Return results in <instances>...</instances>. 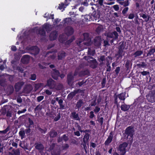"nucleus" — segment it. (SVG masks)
Here are the masks:
<instances>
[{"instance_id":"nucleus-1","label":"nucleus","mask_w":155,"mask_h":155,"mask_svg":"<svg viewBox=\"0 0 155 155\" xmlns=\"http://www.w3.org/2000/svg\"><path fill=\"white\" fill-rule=\"evenodd\" d=\"M128 145V143L126 142H124L119 145L117 148V151L120 155H125L126 153V148Z\"/></svg>"},{"instance_id":"nucleus-2","label":"nucleus","mask_w":155,"mask_h":155,"mask_svg":"<svg viewBox=\"0 0 155 155\" xmlns=\"http://www.w3.org/2000/svg\"><path fill=\"white\" fill-rule=\"evenodd\" d=\"M134 127L133 126H131L127 127L125 130V133L127 135V137L130 136V137L132 139L134 134Z\"/></svg>"},{"instance_id":"nucleus-3","label":"nucleus","mask_w":155,"mask_h":155,"mask_svg":"<svg viewBox=\"0 0 155 155\" xmlns=\"http://www.w3.org/2000/svg\"><path fill=\"white\" fill-rule=\"evenodd\" d=\"M148 101L151 103L155 102V90L151 91L146 95Z\"/></svg>"},{"instance_id":"nucleus-4","label":"nucleus","mask_w":155,"mask_h":155,"mask_svg":"<svg viewBox=\"0 0 155 155\" xmlns=\"http://www.w3.org/2000/svg\"><path fill=\"white\" fill-rule=\"evenodd\" d=\"M100 11L98 10L97 11L95 10L91 14L92 19H93V21H96L97 20H98V21L100 17Z\"/></svg>"},{"instance_id":"nucleus-5","label":"nucleus","mask_w":155,"mask_h":155,"mask_svg":"<svg viewBox=\"0 0 155 155\" xmlns=\"http://www.w3.org/2000/svg\"><path fill=\"white\" fill-rule=\"evenodd\" d=\"M55 146V144L53 143L49 147V150L51 151V153L52 155H60V151L59 150H54Z\"/></svg>"},{"instance_id":"nucleus-6","label":"nucleus","mask_w":155,"mask_h":155,"mask_svg":"<svg viewBox=\"0 0 155 155\" xmlns=\"http://www.w3.org/2000/svg\"><path fill=\"white\" fill-rule=\"evenodd\" d=\"M55 82L52 79L50 78L47 81L46 85L48 86L50 89L54 88L55 86Z\"/></svg>"},{"instance_id":"nucleus-7","label":"nucleus","mask_w":155,"mask_h":155,"mask_svg":"<svg viewBox=\"0 0 155 155\" xmlns=\"http://www.w3.org/2000/svg\"><path fill=\"white\" fill-rule=\"evenodd\" d=\"M109 135L106 141H105L104 144L105 146H108L109 144L112 142L114 134L113 131H111L109 134Z\"/></svg>"},{"instance_id":"nucleus-8","label":"nucleus","mask_w":155,"mask_h":155,"mask_svg":"<svg viewBox=\"0 0 155 155\" xmlns=\"http://www.w3.org/2000/svg\"><path fill=\"white\" fill-rule=\"evenodd\" d=\"M31 50L30 51L31 54L35 57L38 54L40 51L38 48L37 46H33L31 47Z\"/></svg>"},{"instance_id":"nucleus-9","label":"nucleus","mask_w":155,"mask_h":155,"mask_svg":"<svg viewBox=\"0 0 155 155\" xmlns=\"http://www.w3.org/2000/svg\"><path fill=\"white\" fill-rule=\"evenodd\" d=\"M52 70L53 72L51 74V77L54 80H57L59 77L60 72L58 70H57L55 68L53 69Z\"/></svg>"},{"instance_id":"nucleus-10","label":"nucleus","mask_w":155,"mask_h":155,"mask_svg":"<svg viewBox=\"0 0 155 155\" xmlns=\"http://www.w3.org/2000/svg\"><path fill=\"white\" fill-rule=\"evenodd\" d=\"M24 84V82L21 81H19L16 83L14 86L16 91V92L19 91Z\"/></svg>"},{"instance_id":"nucleus-11","label":"nucleus","mask_w":155,"mask_h":155,"mask_svg":"<svg viewBox=\"0 0 155 155\" xmlns=\"http://www.w3.org/2000/svg\"><path fill=\"white\" fill-rule=\"evenodd\" d=\"M35 148L38 150L40 152L42 151L44 149V147L43 145L40 143H35Z\"/></svg>"},{"instance_id":"nucleus-12","label":"nucleus","mask_w":155,"mask_h":155,"mask_svg":"<svg viewBox=\"0 0 155 155\" xmlns=\"http://www.w3.org/2000/svg\"><path fill=\"white\" fill-rule=\"evenodd\" d=\"M70 117L72 119L75 120H80L81 119L79 116V114L76 113V112L75 111H74L71 112L70 115Z\"/></svg>"},{"instance_id":"nucleus-13","label":"nucleus","mask_w":155,"mask_h":155,"mask_svg":"<svg viewBox=\"0 0 155 155\" xmlns=\"http://www.w3.org/2000/svg\"><path fill=\"white\" fill-rule=\"evenodd\" d=\"M64 25H71L74 23V21L71 17L67 18H64L63 20Z\"/></svg>"},{"instance_id":"nucleus-14","label":"nucleus","mask_w":155,"mask_h":155,"mask_svg":"<svg viewBox=\"0 0 155 155\" xmlns=\"http://www.w3.org/2000/svg\"><path fill=\"white\" fill-rule=\"evenodd\" d=\"M90 71L88 69L82 70L78 73V76L80 77L85 76L86 75L89 76Z\"/></svg>"},{"instance_id":"nucleus-15","label":"nucleus","mask_w":155,"mask_h":155,"mask_svg":"<svg viewBox=\"0 0 155 155\" xmlns=\"http://www.w3.org/2000/svg\"><path fill=\"white\" fill-rule=\"evenodd\" d=\"M124 49V43L123 42L122 44L120 45L118 48V56L120 58H122L123 55L122 54L123 52V50Z\"/></svg>"},{"instance_id":"nucleus-16","label":"nucleus","mask_w":155,"mask_h":155,"mask_svg":"<svg viewBox=\"0 0 155 155\" xmlns=\"http://www.w3.org/2000/svg\"><path fill=\"white\" fill-rule=\"evenodd\" d=\"M74 78V77L72 75L71 73H69L68 74L67 81L68 84L69 85L72 84Z\"/></svg>"},{"instance_id":"nucleus-17","label":"nucleus","mask_w":155,"mask_h":155,"mask_svg":"<svg viewBox=\"0 0 155 155\" xmlns=\"http://www.w3.org/2000/svg\"><path fill=\"white\" fill-rule=\"evenodd\" d=\"M66 56V53L63 51H61L58 53V60H62Z\"/></svg>"},{"instance_id":"nucleus-18","label":"nucleus","mask_w":155,"mask_h":155,"mask_svg":"<svg viewBox=\"0 0 155 155\" xmlns=\"http://www.w3.org/2000/svg\"><path fill=\"white\" fill-rule=\"evenodd\" d=\"M6 107H4L3 109V114H6V116L7 117H11L12 116V111L9 110H7L6 109H8L10 107L9 106H7Z\"/></svg>"},{"instance_id":"nucleus-19","label":"nucleus","mask_w":155,"mask_h":155,"mask_svg":"<svg viewBox=\"0 0 155 155\" xmlns=\"http://www.w3.org/2000/svg\"><path fill=\"white\" fill-rule=\"evenodd\" d=\"M32 90V87L30 85H27L23 88V91L26 94H29Z\"/></svg>"},{"instance_id":"nucleus-20","label":"nucleus","mask_w":155,"mask_h":155,"mask_svg":"<svg viewBox=\"0 0 155 155\" xmlns=\"http://www.w3.org/2000/svg\"><path fill=\"white\" fill-rule=\"evenodd\" d=\"M94 44L96 47H99L101 45V38L99 36H97L94 39Z\"/></svg>"},{"instance_id":"nucleus-21","label":"nucleus","mask_w":155,"mask_h":155,"mask_svg":"<svg viewBox=\"0 0 155 155\" xmlns=\"http://www.w3.org/2000/svg\"><path fill=\"white\" fill-rule=\"evenodd\" d=\"M57 32L56 31H52L49 35L50 39L51 41L55 40L57 37Z\"/></svg>"},{"instance_id":"nucleus-22","label":"nucleus","mask_w":155,"mask_h":155,"mask_svg":"<svg viewBox=\"0 0 155 155\" xmlns=\"http://www.w3.org/2000/svg\"><path fill=\"white\" fill-rule=\"evenodd\" d=\"M80 89H78L77 90H75L74 91L69 93L67 96V98L68 99H72L79 92Z\"/></svg>"},{"instance_id":"nucleus-23","label":"nucleus","mask_w":155,"mask_h":155,"mask_svg":"<svg viewBox=\"0 0 155 155\" xmlns=\"http://www.w3.org/2000/svg\"><path fill=\"white\" fill-rule=\"evenodd\" d=\"M91 64L90 67L93 69H95L97 68L98 63L95 59L90 60Z\"/></svg>"},{"instance_id":"nucleus-24","label":"nucleus","mask_w":155,"mask_h":155,"mask_svg":"<svg viewBox=\"0 0 155 155\" xmlns=\"http://www.w3.org/2000/svg\"><path fill=\"white\" fill-rule=\"evenodd\" d=\"M89 136L90 135L88 133H86L84 136L83 141L84 143L83 146L84 148L85 147H86V144L88 142L89 139Z\"/></svg>"},{"instance_id":"nucleus-25","label":"nucleus","mask_w":155,"mask_h":155,"mask_svg":"<svg viewBox=\"0 0 155 155\" xmlns=\"http://www.w3.org/2000/svg\"><path fill=\"white\" fill-rule=\"evenodd\" d=\"M54 99L56 101H58V104H59V108L61 110L64 109V106L62 104L63 103V100L62 99H59V98L58 97L54 98Z\"/></svg>"},{"instance_id":"nucleus-26","label":"nucleus","mask_w":155,"mask_h":155,"mask_svg":"<svg viewBox=\"0 0 155 155\" xmlns=\"http://www.w3.org/2000/svg\"><path fill=\"white\" fill-rule=\"evenodd\" d=\"M65 31L68 35H71L73 34L74 30L71 27L68 26L66 28Z\"/></svg>"},{"instance_id":"nucleus-27","label":"nucleus","mask_w":155,"mask_h":155,"mask_svg":"<svg viewBox=\"0 0 155 155\" xmlns=\"http://www.w3.org/2000/svg\"><path fill=\"white\" fill-rule=\"evenodd\" d=\"M14 91V88L13 87L12 85H9L7 87L6 90V92L8 95H10L13 93Z\"/></svg>"},{"instance_id":"nucleus-28","label":"nucleus","mask_w":155,"mask_h":155,"mask_svg":"<svg viewBox=\"0 0 155 155\" xmlns=\"http://www.w3.org/2000/svg\"><path fill=\"white\" fill-rule=\"evenodd\" d=\"M140 73L143 76L148 75V77L149 78V81L148 80V78L147 76L146 78H147V81L148 82H150V81L151 78L150 76V72L147 71H143L140 72Z\"/></svg>"},{"instance_id":"nucleus-29","label":"nucleus","mask_w":155,"mask_h":155,"mask_svg":"<svg viewBox=\"0 0 155 155\" xmlns=\"http://www.w3.org/2000/svg\"><path fill=\"white\" fill-rule=\"evenodd\" d=\"M58 134L54 130L51 129L49 133V136L51 138H54L56 137Z\"/></svg>"},{"instance_id":"nucleus-30","label":"nucleus","mask_w":155,"mask_h":155,"mask_svg":"<svg viewBox=\"0 0 155 155\" xmlns=\"http://www.w3.org/2000/svg\"><path fill=\"white\" fill-rule=\"evenodd\" d=\"M130 106V105L126 104H122L120 107L121 109L123 111H126L128 110Z\"/></svg>"},{"instance_id":"nucleus-31","label":"nucleus","mask_w":155,"mask_h":155,"mask_svg":"<svg viewBox=\"0 0 155 155\" xmlns=\"http://www.w3.org/2000/svg\"><path fill=\"white\" fill-rule=\"evenodd\" d=\"M28 124H25V126L26 127H31V126L33 125L34 124V122L33 120L31 119L30 118L28 117Z\"/></svg>"},{"instance_id":"nucleus-32","label":"nucleus","mask_w":155,"mask_h":155,"mask_svg":"<svg viewBox=\"0 0 155 155\" xmlns=\"http://www.w3.org/2000/svg\"><path fill=\"white\" fill-rule=\"evenodd\" d=\"M84 104V102L83 101L82 99H80L76 103V107H77V109H79Z\"/></svg>"},{"instance_id":"nucleus-33","label":"nucleus","mask_w":155,"mask_h":155,"mask_svg":"<svg viewBox=\"0 0 155 155\" xmlns=\"http://www.w3.org/2000/svg\"><path fill=\"white\" fill-rule=\"evenodd\" d=\"M38 34L40 35L41 36H45L46 34L45 30L41 27L39 28L38 30Z\"/></svg>"},{"instance_id":"nucleus-34","label":"nucleus","mask_w":155,"mask_h":155,"mask_svg":"<svg viewBox=\"0 0 155 155\" xmlns=\"http://www.w3.org/2000/svg\"><path fill=\"white\" fill-rule=\"evenodd\" d=\"M125 95L126 93L125 92H122L119 94H118L117 96L118 98L121 100L124 101L125 99Z\"/></svg>"},{"instance_id":"nucleus-35","label":"nucleus","mask_w":155,"mask_h":155,"mask_svg":"<svg viewBox=\"0 0 155 155\" xmlns=\"http://www.w3.org/2000/svg\"><path fill=\"white\" fill-rule=\"evenodd\" d=\"M129 1L130 0H126L124 1H120L119 3L120 5H123L124 7H127L129 5Z\"/></svg>"},{"instance_id":"nucleus-36","label":"nucleus","mask_w":155,"mask_h":155,"mask_svg":"<svg viewBox=\"0 0 155 155\" xmlns=\"http://www.w3.org/2000/svg\"><path fill=\"white\" fill-rule=\"evenodd\" d=\"M155 52V48H152L151 46L150 47V49L148 51V52L147 54V56H149L152 55H153Z\"/></svg>"},{"instance_id":"nucleus-37","label":"nucleus","mask_w":155,"mask_h":155,"mask_svg":"<svg viewBox=\"0 0 155 155\" xmlns=\"http://www.w3.org/2000/svg\"><path fill=\"white\" fill-rule=\"evenodd\" d=\"M141 17L144 19V21L146 22H147L150 18V16L149 15H147L144 14L142 15Z\"/></svg>"},{"instance_id":"nucleus-38","label":"nucleus","mask_w":155,"mask_h":155,"mask_svg":"<svg viewBox=\"0 0 155 155\" xmlns=\"http://www.w3.org/2000/svg\"><path fill=\"white\" fill-rule=\"evenodd\" d=\"M25 132L24 130H22L21 128L19 132V134L20 137H21V139H22L25 137Z\"/></svg>"},{"instance_id":"nucleus-39","label":"nucleus","mask_w":155,"mask_h":155,"mask_svg":"<svg viewBox=\"0 0 155 155\" xmlns=\"http://www.w3.org/2000/svg\"><path fill=\"white\" fill-rule=\"evenodd\" d=\"M105 60V56L104 55H101L100 57V58L98 59V61L100 62L99 65H102L103 64V61Z\"/></svg>"},{"instance_id":"nucleus-40","label":"nucleus","mask_w":155,"mask_h":155,"mask_svg":"<svg viewBox=\"0 0 155 155\" xmlns=\"http://www.w3.org/2000/svg\"><path fill=\"white\" fill-rule=\"evenodd\" d=\"M143 53V51L141 50H137L134 54L135 58L140 56Z\"/></svg>"},{"instance_id":"nucleus-41","label":"nucleus","mask_w":155,"mask_h":155,"mask_svg":"<svg viewBox=\"0 0 155 155\" xmlns=\"http://www.w3.org/2000/svg\"><path fill=\"white\" fill-rule=\"evenodd\" d=\"M137 65L139 68H146L147 66V64L145 62H141L140 63L137 64Z\"/></svg>"},{"instance_id":"nucleus-42","label":"nucleus","mask_w":155,"mask_h":155,"mask_svg":"<svg viewBox=\"0 0 155 155\" xmlns=\"http://www.w3.org/2000/svg\"><path fill=\"white\" fill-rule=\"evenodd\" d=\"M84 18L85 19V20L86 21H93V19H92V16L91 15H87L85 16Z\"/></svg>"},{"instance_id":"nucleus-43","label":"nucleus","mask_w":155,"mask_h":155,"mask_svg":"<svg viewBox=\"0 0 155 155\" xmlns=\"http://www.w3.org/2000/svg\"><path fill=\"white\" fill-rule=\"evenodd\" d=\"M88 54L90 55L93 56L95 54V50H91L90 48H89L88 49Z\"/></svg>"},{"instance_id":"nucleus-44","label":"nucleus","mask_w":155,"mask_h":155,"mask_svg":"<svg viewBox=\"0 0 155 155\" xmlns=\"http://www.w3.org/2000/svg\"><path fill=\"white\" fill-rule=\"evenodd\" d=\"M135 21V23L136 24L139 25L140 24L139 21L140 20L143 21L142 19L139 18L137 16V17H136L134 19Z\"/></svg>"},{"instance_id":"nucleus-45","label":"nucleus","mask_w":155,"mask_h":155,"mask_svg":"<svg viewBox=\"0 0 155 155\" xmlns=\"http://www.w3.org/2000/svg\"><path fill=\"white\" fill-rule=\"evenodd\" d=\"M42 109V106L41 105H37L35 108L34 110L35 112H38L41 110Z\"/></svg>"},{"instance_id":"nucleus-46","label":"nucleus","mask_w":155,"mask_h":155,"mask_svg":"<svg viewBox=\"0 0 155 155\" xmlns=\"http://www.w3.org/2000/svg\"><path fill=\"white\" fill-rule=\"evenodd\" d=\"M129 10V8L128 7H125L122 11V13L124 16H126V13Z\"/></svg>"},{"instance_id":"nucleus-47","label":"nucleus","mask_w":155,"mask_h":155,"mask_svg":"<svg viewBox=\"0 0 155 155\" xmlns=\"http://www.w3.org/2000/svg\"><path fill=\"white\" fill-rule=\"evenodd\" d=\"M30 58V56L28 55H24L23 56L21 59V61L23 62V60L25 61L26 60Z\"/></svg>"},{"instance_id":"nucleus-48","label":"nucleus","mask_w":155,"mask_h":155,"mask_svg":"<svg viewBox=\"0 0 155 155\" xmlns=\"http://www.w3.org/2000/svg\"><path fill=\"white\" fill-rule=\"evenodd\" d=\"M128 16V18L130 19H132L135 17V15L133 13H131L128 16H126L125 17Z\"/></svg>"},{"instance_id":"nucleus-49","label":"nucleus","mask_w":155,"mask_h":155,"mask_svg":"<svg viewBox=\"0 0 155 155\" xmlns=\"http://www.w3.org/2000/svg\"><path fill=\"white\" fill-rule=\"evenodd\" d=\"M107 68L106 71L107 72H110L111 70V68L110 65V64L109 63V62H107V63L106 64Z\"/></svg>"},{"instance_id":"nucleus-50","label":"nucleus","mask_w":155,"mask_h":155,"mask_svg":"<svg viewBox=\"0 0 155 155\" xmlns=\"http://www.w3.org/2000/svg\"><path fill=\"white\" fill-rule=\"evenodd\" d=\"M66 7V6L64 5V3H61L60 4H59L58 8L60 10H61L64 8H65Z\"/></svg>"},{"instance_id":"nucleus-51","label":"nucleus","mask_w":155,"mask_h":155,"mask_svg":"<svg viewBox=\"0 0 155 155\" xmlns=\"http://www.w3.org/2000/svg\"><path fill=\"white\" fill-rule=\"evenodd\" d=\"M113 35L114 36V40H117L118 38V36H119L118 33L117 31H114L112 32Z\"/></svg>"},{"instance_id":"nucleus-52","label":"nucleus","mask_w":155,"mask_h":155,"mask_svg":"<svg viewBox=\"0 0 155 155\" xmlns=\"http://www.w3.org/2000/svg\"><path fill=\"white\" fill-rule=\"evenodd\" d=\"M106 83V78H104L102 79L101 83L102 88H103L105 87Z\"/></svg>"},{"instance_id":"nucleus-53","label":"nucleus","mask_w":155,"mask_h":155,"mask_svg":"<svg viewBox=\"0 0 155 155\" xmlns=\"http://www.w3.org/2000/svg\"><path fill=\"white\" fill-rule=\"evenodd\" d=\"M118 96L116 95L115 94H114V103L115 104L117 105L118 104V102L117 101Z\"/></svg>"},{"instance_id":"nucleus-54","label":"nucleus","mask_w":155,"mask_h":155,"mask_svg":"<svg viewBox=\"0 0 155 155\" xmlns=\"http://www.w3.org/2000/svg\"><path fill=\"white\" fill-rule=\"evenodd\" d=\"M9 130V127H8L5 130H2L0 131V133L2 134H6L7 132Z\"/></svg>"},{"instance_id":"nucleus-55","label":"nucleus","mask_w":155,"mask_h":155,"mask_svg":"<svg viewBox=\"0 0 155 155\" xmlns=\"http://www.w3.org/2000/svg\"><path fill=\"white\" fill-rule=\"evenodd\" d=\"M36 76L35 74H31V77L30 78V79L33 81H35L36 79Z\"/></svg>"},{"instance_id":"nucleus-56","label":"nucleus","mask_w":155,"mask_h":155,"mask_svg":"<svg viewBox=\"0 0 155 155\" xmlns=\"http://www.w3.org/2000/svg\"><path fill=\"white\" fill-rule=\"evenodd\" d=\"M130 60H127L125 63V67L126 68L127 70H128L129 67H130Z\"/></svg>"},{"instance_id":"nucleus-57","label":"nucleus","mask_w":155,"mask_h":155,"mask_svg":"<svg viewBox=\"0 0 155 155\" xmlns=\"http://www.w3.org/2000/svg\"><path fill=\"white\" fill-rule=\"evenodd\" d=\"M100 108L96 106L95 107V109H94V111L95 114L98 113L100 110Z\"/></svg>"},{"instance_id":"nucleus-58","label":"nucleus","mask_w":155,"mask_h":155,"mask_svg":"<svg viewBox=\"0 0 155 155\" xmlns=\"http://www.w3.org/2000/svg\"><path fill=\"white\" fill-rule=\"evenodd\" d=\"M38 130L42 134H45L47 131V129L46 128L45 129H43L40 127L38 128Z\"/></svg>"},{"instance_id":"nucleus-59","label":"nucleus","mask_w":155,"mask_h":155,"mask_svg":"<svg viewBox=\"0 0 155 155\" xmlns=\"http://www.w3.org/2000/svg\"><path fill=\"white\" fill-rule=\"evenodd\" d=\"M60 114L59 113L57 115V116L54 118V121H57L60 119Z\"/></svg>"},{"instance_id":"nucleus-60","label":"nucleus","mask_w":155,"mask_h":155,"mask_svg":"<svg viewBox=\"0 0 155 155\" xmlns=\"http://www.w3.org/2000/svg\"><path fill=\"white\" fill-rule=\"evenodd\" d=\"M62 137L63 140L65 142L67 141L69 139L68 137L65 134H63Z\"/></svg>"},{"instance_id":"nucleus-61","label":"nucleus","mask_w":155,"mask_h":155,"mask_svg":"<svg viewBox=\"0 0 155 155\" xmlns=\"http://www.w3.org/2000/svg\"><path fill=\"white\" fill-rule=\"evenodd\" d=\"M98 121L100 124L101 125H103L104 122V118L103 117H101L98 119Z\"/></svg>"},{"instance_id":"nucleus-62","label":"nucleus","mask_w":155,"mask_h":155,"mask_svg":"<svg viewBox=\"0 0 155 155\" xmlns=\"http://www.w3.org/2000/svg\"><path fill=\"white\" fill-rule=\"evenodd\" d=\"M44 98V97L43 96H40L38 97L37 99V101L38 102H40L41 101L43 100Z\"/></svg>"},{"instance_id":"nucleus-63","label":"nucleus","mask_w":155,"mask_h":155,"mask_svg":"<svg viewBox=\"0 0 155 155\" xmlns=\"http://www.w3.org/2000/svg\"><path fill=\"white\" fill-rule=\"evenodd\" d=\"M5 80H1L0 81V85L2 87H5Z\"/></svg>"},{"instance_id":"nucleus-64","label":"nucleus","mask_w":155,"mask_h":155,"mask_svg":"<svg viewBox=\"0 0 155 155\" xmlns=\"http://www.w3.org/2000/svg\"><path fill=\"white\" fill-rule=\"evenodd\" d=\"M132 84L133 85H136L138 84V82L137 80L134 79L132 80Z\"/></svg>"}]
</instances>
